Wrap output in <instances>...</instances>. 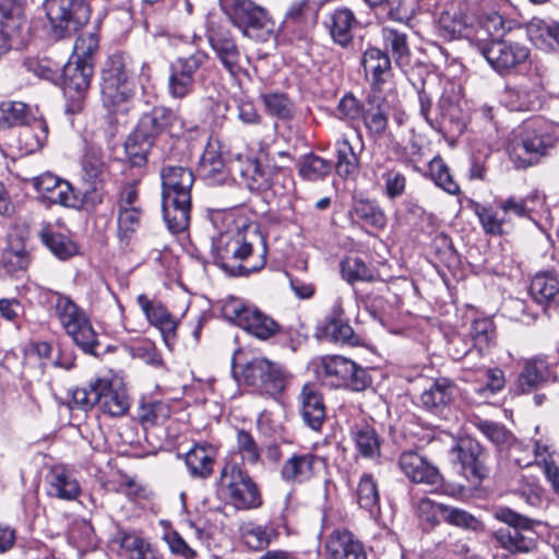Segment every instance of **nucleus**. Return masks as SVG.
I'll list each match as a JSON object with an SVG mask.
<instances>
[{
  "label": "nucleus",
  "instance_id": "1",
  "mask_svg": "<svg viewBox=\"0 0 559 559\" xmlns=\"http://www.w3.org/2000/svg\"><path fill=\"white\" fill-rule=\"evenodd\" d=\"M234 227L213 239L214 263L231 276H247L262 270L266 263L267 247L257 223L247 222L233 215L225 216Z\"/></svg>",
  "mask_w": 559,
  "mask_h": 559
},
{
  "label": "nucleus",
  "instance_id": "2",
  "mask_svg": "<svg viewBox=\"0 0 559 559\" xmlns=\"http://www.w3.org/2000/svg\"><path fill=\"white\" fill-rule=\"evenodd\" d=\"M160 177L162 211L165 223L171 233H181L190 223L193 173L186 167L168 166L162 170Z\"/></svg>",
  "mask_w": 559,
  "mask_h": 559
},
{
  "label": "nucleus",
  "instance_id": "3",
  "mask_svg": "<svg viewBox=\"0 0 559 559\" xmlns=\"http://www.w3.org/2000/svg\"><path fill=\"white\" fill-rule=\"evenodd\" d=\"M557 128L545 120L527 121L520 130L510 153L516 167L532 166L549 154L557 142Z\"/></svg>",
  "mask_w": 559,
  "mask_h": 559
},
{
  "label": "nucleus",
  "instance_id": "4",
  "mask_svg": "<svg viewBox=\"0 0 559 559\" xmlns=\"http://www.w3.org/2000/svg\"><path fill=\"white\" fill-rule=\"evenodd\" d=\"M55 297L53 313L66 334L85 353L94 354L98 334L85 310L67 295L55 293Z\"/></svg>",
  "mask_w": 559,
  "mask_h": 559
},
{
  "label": "nucleus",
  "instance_id": "5",
  "mask_svg": "<svg viewBox=\"0 0 559 559\" xmlns=\"http://www.w3.org/2000/svg\"><path fill=\"white\" fill-rule=\"evenodd\" d=\"M495 518L508 525L493 533V538L499 547L512 554L528 552L534 549L537 534L531 519L510 508H499L495 512Z\"/></svg>",
  "mask_w": 559,
  "mask_h": 559
},
{
  "label": "nucleus",
  "instance_id": "6",
  "mask_svg": "<svg viewBox=\"0 0 559 559\" xmlns=\"http://www.w3.org/2000/svg\"><path fill=\"white\" fill-rule=\"evenodd\" d=\"M221 310L226 320L259 340L266 341L281 331V325L273 318L241 299L227 297L223 300Z\"/></svg>",
  "mask_w": 559,
  "mask_h": 559
},
{
  "label": "nucleus",
  "instance_id": "7",
  "mask_svg": "<svg viewBox=\"0 0 559 559\" xmlns=\"http://www.w3.org/2000/svg\"><path fill=\"white\" fill-rule=\"evenodd\" d=\"M219 4L245 36L264 41L273 33L274 23L267 12L251 0H219Z\"/></svg>",
  "mask_w": 559,
  "mask_h": 559
},
{
  "label": "nucleus",
  "instance_id": "8",
  "mask_svg": "<svg viewBox=\"0 0 559 559\" xmlns=\"http://www.w3.org/2000/svg\"><path fill=\"white\" fill-rule=\"evenodd\" d=\"M231 170L239 175V183L250 191H263L271 188L274 194L285 198L287 203H290L295 191V182L290 176L278 173L271 182L269 174L261 167L257 158H242L240 155L231 165Z\"/></svg>",
  "mask_w": 559,
  "mask_h": 559
},
{
  "label": "nucleus",
  "instance_id": "9",
  "mask_svg": "<svg viewBox=\"0 0 559 559\" xmlns=\"http://www.w3.org/2000/svg\"><path fill=\"white\" fill-rule=\"evenodd\" d=\"M45 10L50 33L56 39L75 33L91 16V9L83 0H47Z\"/></svg>",
  "mask_w": 559,
  "mask_h": 559
},
{
  "label": "nucleus",
  "instance_id": "10",
  "mask_svg": "<svg viewBox=\"0 0 559 559\" xmlns=\"http://www.w3.org/2000/svg\"><path fill=\"white\" fill-rule=\"evenodd\" d=\"M316 372L319 379L332 386H346L357 392L365 390L371 382L366 369L338 355L322 357Z\"/></svg>",
  "mask_w": 559,
  "mask_h": 559
},
{
  "label": "nucleus",
  "instance_id": "11",
  "mask_svg": "<svg viewBox=\"0 0 559 559\" xmlns=\"http://www.w3.org/2000/svg\"><path fill=\"white\" fill-rule=\"evenodd\" d=\"M219 488L237 509H254L262 503L257 485L236 463L229 462L223 467L219 477Z\"/></svg>",
  "mask_w": 559,
  "mask_h": 559
},
{
  "label": "nucleus",
  "instance_id": "12",
  "mask_svg": "<svg viewBox=\"0 0 559 559\" xmlns=\"http://www.w3.org/2000/svg\"><path fill=\"white\" fill-rule=\"evenodd\" d=\"M108 175L103 150L94 145L87 146L81 159L82 191L86 204L97 205L104 201Z\"/></svg>",
  "mask_w": 559,
  "mask_h": 559
},
{
  "label": "nucleus",
  "instance_id": "13",
  "mask_svg": "<svg viewBox=\"0 0 559 559\" xmlns=\"http://www.w3.org/2000/svg\"><path fill=\"white\" fill-rule=\"evenodd\" d=\"M241 380L260 394L276 395L285 388V377L281 367L261 357H255L245 365Z\"/></svg>",
  "mask_w": 559,
  "mask_h": 559
},
{
  "label": "nucleus",
  "instance_id": "14",
  "mask_svg": "<svg viewBox=\"0 0 559 559\" xmlns=\"http://www.w3.org/2000/svg\"><path fill=\"white\" fill-rule=\"evenodd\" d=\"M102 100L107 108H115L131 95L128 71L122 56H110L103 69Z\"/></svg>",
  "mask_w": 559,
  "mask_h": 559
},
{
  "label": "nucleus",
  "instance_id": "15",
  "mask_svg": "<svg viewBox=\"0 0 559 559\" xmlns=\"http://www.w3.org/2000/svg\"><path fill=\"white\" fill-rule=\"evenodd\" d=\"M480 51L490 67L500 74L508 73L528 57V49L525 46L498 39L484 45Z\"/></svg>",
  "mask_w": 559,
  "mask_h": 559
},
{
  "label": "nucleus",
  "instance_id": "16",
  "mask_svg": "<svg viewBox=\"0 0 559 559\" xmlns=\"http://www.w3.org/2000/svg\"><path fill=\"white\" fill-rule=\"evenodd\" d=\"M38 193V197L52 204L76 207L79 199L72 185L51 174L45 173L27 180Z\"/></svg>",
  "mask_w": 559,
  "mask_h": 559
},
{
  "label": "nucleus",
  "instance_id": "17",
  "mask_svg": "<svg viewBox=\"0 0 559 559\" xmlns=\"http://www.w3.org/2000/svg\"><path fill=\"white\" fill-rule=\"evenodd\" d=\"M94 73L93 61L84 59H70L63 68V83L66 96L74 103V110H79L81 102L90 87Z\"/></svg>",
  "mask_w": 559,
  "mask_h": 559
},
{
  "label": "nucleus",
  "instance_id": "18",
  "mask_svg": "<svg viewBox=\"0 0 559 559\" xmlns=\"http://www.w3.org/2000/svg\"><path fill=\"white\" fill-rule=\"evenodd\" d=\"M323 463L322 457L309 451L293 453L281 466V479L293 486L306 484L316 477Z\"/></svg>",
  "mask_w": 559,
  "mask_h": 559
},
{
  "label": "nucleus",
  "instance_id": "19",
  "mask_svg": "<svg viewBox=\"0 0 559 559\" xmlns=\"http://www.w3.org/2000/svg\"><path fill=\"white\" fill-rule=\"evenodd\" d=\"M399 465L409 480L431 487L430 491H437L443 486L439 469L415 451L403 452Z\"/></svg>",
  "mask_w": 559,
  "mask_h": 559
},
{
  "label": "nucleus",
  "instance_id": "20",
  "mask_svg": "<svg viewBox=\"0 0 559 559\" xmlns=\"http://www.w3.org/2000/svg\"><path fill=\"white\" fill-rule=\"evenodd\" d=\"M454 460L460 465V473L469 481L479 483L487 476L484 448L473 439L462 440L452 450Z\"/></svg>",
  "mask_w": 559,
  "mask_h": 559
},
{
  "label": "nucleus",
  "instance_id": "21",
  "mask_svg": "<svg viewBox=\"0 0 559 559\" xmlns=\"http://www.w3.org/2000/svg\"><path fill=\"white\" fill-rule=\"evenodd\" d=\"M207 37L211 48L225 70L231 75H237L242 69L241 53L230 32L227 29L211 28Z\"/></svg>",
  "mask_w": 559,
  "mask_h": 559
},
{
  "label": "nucleus",
  "instance_id": "22",
  "mask_svg": "<svg viewBox=\"0 0 559 559\" xmlns=\"http://www.w3.org/2000/svg\"><path fill=\"white\" fill-rule=\"evenodd\" d=\"M100 409L112 417L124 415L130 407L129 397L121 380L117 378L98 379Z\"/></svg>",
  "mask_w": 559,
  "mask_h": 559
},
{
  "label": "nucleus",
  "instance_id": "23",
  "mask_svg": "<svg viewBox=\"0 0 559 559\" xmlns=\"http://www.w3.org/2000/svg\"><path fill=\"white\" fill-rule=\"evenodd\" d=\"M456 388L449 378L435 379L419 395V405L435 415H442L455 397Z\"/></svg>",
  "mask_w": 559,
  "mask_h": 559
},
{
  "label": "nucleus",
  "instance_id": "24",
  "mask_svg": "<svg viewBox=\"0 0 559 559\" xmlns=\"http://www.w3.org/2000/svg\"><path fill=\"white\" fill-rule=\"evenodd\" d=\"M179 123L176 114L166 107H154L150 112L144 114L136 126L138 136H145L146 140L155 139L164 133H174L176 124Z\"/></svg>",
  "mask_w": 559,
  "mask_h": 559
},
{
  "label": "nucleus",
  "instance_id": "25",
  "mask_svg": "<svg viewBox=\"0 0 559 559\" xmlns=\"http://www.w3.org/2000/svg\"><path fill=\"white\" fill-rule=\"evenodd\" d=\"M328 559H367L362 544L347 530H335L326 539Z\"/></svg>",
  "mask_w": 559,
  "mask_h": 559
},
{
  "label": "nucleus",
  "instance_id": "26",
  "mask_svg": "<svg viewBox=\"0 0 559 559\" xmlns=\"http://www.w3.org/2000/svg\"><path fill=\"white\" fill-rule=\"evenodd\" d=\"M361 64L367 80L374 90H381L392 76L390 58L379 48H368L362 55Z\"/></svg>",
  "mask_w": 559,
  "mask_h": 559
},
{
  "label": "nucleus",
  "instance_id": "27",
  "mask_svg": "<svg viewBox=\"0 0 559 559\" xmlns=\"http://www.w3.org/2000/svg\"><path fill=\"white\" fill-rule=\"evenodd\" d=\"M217 449L207 442L195 443L185 455L190 476L205 479L212 475Z\"/></svg>",
  "mask_w": 559,
  "mask_h": 559
},
{
  "label": "nucleus",
  "instance_id": "28",
  "mask_svg": "<svg viewBox=\"0 0 559 559\" xmlns=\"http://www.w3.org/2000/svg\"><path fill=\"white\" fill-rule=\"evenodd\" d=\"M299 400L305 423L312 430H320L325 419V406L317 386L311 383L305 384Z\"/></svg>",
  "mask_w": 559,
  "mask_h": 559
},
{
  "label": "nucleus",
  "instance_id": "29",
  "mask_svg": "<svg viewBox=\"0 0 559 559\" xmlns=\"http://www.w3.org/2000/svg\"><path fill=\"white\" fill-rule=\"evenodd\" d=\"M318 336L334 343H352L354 330L344 318L341 307H334L325 317L318 328Z\"/></svg>",
  "mask_w": 559,
  "mask_h": 559
},
{
  "label": "nucleus",
  "instance_id": "30",
  "mask_svg": "<svg viewBox=\"0 0 559 559\" xmlns=\"http://www.w3.org/2000/svg\"><path fill=\"white\" fill-rule=\"evenodd\" d=\"M48 495L61 500H74L80 495V485L64 466H53L47 477Z\"/></svg>",
  "mask_w": 559,
  "mask_h": 559
},
{
  "label": "nucleus",
  "instance_id": "31",
  "mask_svg": "<svg viewBox=\"0 0 559 559\" xmlns=\"http://www.w3.org/2000/svg\"><path fill=\"white\" fill-rule=\"evenodd\" d=\"M528 294L536 304L543 307L555 304L559 296L557 274L550 271L536 273L531 280Z\"/></svg>",
  "mask_w": 559,
  "mask_h": 559
},
{
  "label": "nucleus",
  "instance_id": "32",
  "mask_svg": "<svg viewBox=\"0 0 559 559\" xmlns=\"http://www.w3.org/2000/svg\"><path fill=\"white\" fill-rule=\"evenodd\" d=\"M548 445L543 444L540 441L533 443H525L524 441L516 440L515 438L507 447L508 460L520 468L537 465L539 454L548 450Z\"/></svg>",
  "mask_w": 559,
  "mask_h": 559
},
{
  "label": "nucleus",
  "instance_id": "33",
  "mask_svg": "<svg viewBox=\"0 0 559 559\" xmlns=\"http://www.w3.org/2000/svg\"><path fill=\"white\" fill-rule=\"evenodd\" d=\"M136 301L148 322L156 326L163 335H169L175 332L177 324L169 311L160 302L151 300L144 294L139 295Z\"/></svg>",
  "mask_w": 559,
  "mask_h": 559
},
{
  "label": "nucleus",
  "instance_id": "34",
  "mask_svg": "<svg viewBox=\"0 0 559 559\" xmlns=\"http://www.w3.org/2000/svg\"><path fill=\"white\" fill-rule=\"evenodd\" d=\"M352 439L360 456L376 460L380 456L381 440L376 429L368 425H355L352 428Z\"/></svg>",
  "mask_w": 559,
  "mask_h": 559
},
{
  "label": "nucleus",
  "instance_id": "35",
  "mask_svg": "<svg viewBox=\"0 0 559 559\" xmlns=\"http://www.w3.org/2000/svg\"><path fill=\"white\" fill-rule=\"evenodd\" d=\"M550 377L549 362L544 357H534L525 361L519 376V385L523 392H531Z\"/></svg>",
  "mask_w": 559,
  "mask_h": 559
},
{
  "label": "nucleus",
  "instance_id": "36",
  "mask_svg": "<svg viewBox=\"0 0 559 559\" xmlns=\"http://www.w3.org/2000/svg\"><path fill=\"white\" fill-rule=\"evenodd\" d=\"M199 170L210 185L223 183L228 175L221 153L212 145L205 148L200 160Z\"/></svg>",
  "mask_w": 559,
  "mask_h": 559
},
{
  "label": "nucleus",
  "instance_id": "37",
  "mask_svg": "<svg viewBox=\"0 0 559 559\" xmlns=\"http://www.w3.org/2000/svg\"><path fill=\"white\" fill-rule=\"evenodd\" d=\"M381 36L383 46L386 51L391 52L395 64L400 68L407 67L409 64L411 50L406 34L391 27H383Z\"/></svg>",
  "mask_w": 559,
  "mask_h": 559
},
{
  "label": "nucleus",
  "instance_id": "38",
  "mask_svg": "<svg viewBox=\"0 0 559 559\" xmlns=\"http://www.w3.org/2000/svg\"><path fill=\"white\" fill-rule=\"evenodd\" d=\"M330 33L334 41L346 47L353 39V28L357 24L352 10L342 8L334 11L331 16Z\"/></svg>",
  "mask_w": 559,
  "mask_h": 559
},
{
  "label": "nucleus",
  "instance_id": "39",
  "mask_svg": "<svg viewBox=\"0 0 559 559\" xmlns=\"http://www.w3.org/2000/svg\"><path fill=\"white\" fill-rule=\"evenodd\" d=\"M243 544L252 550H262L276 538L272 526L259 525L253 522L242 523L239 528Z\"/></svg>",
  "mask_w": 559,
  "mask_h": 559
},
{
  "label": "nucleus",
  "instance_id": "40",
  "mask_svg": "<svg viewBox=\"0 0 559 559\" xmlns=\"http://www.w3.org/2000/svg\"><path fill=\"white\" fill-rule=\"evenodd\" d=\"M39 236L43 243L60 260H67L78 253L76 243L61 233L47 227L41 229Z\"/></svg>",
  "mask_w": 559,
  "mask_h": 559
},
{
  "label": "nucleus",
  "instance_id": "41",
  "mask_svg": "<svg viewBox=\"0 0 559 559\" xmlns=\"http://www.w3.org/2000/svg\"><path fill=\"white\" fill-rule=\"evenodd\" d=\"M22 129L19 133L20 148L25 154L34 153L40 150L46 140L48 128L45 121L35 120L32 126H21Z\"/></svg>",
  "mask_w": 559,
  "mask_h": 559
},
{
  "label": "nucleus",
  "instance_id": "42",
  "mask_svg": "<svg viewBox=\"0 0 559 559\" xmlns=\"http://www.w3.org/2000/svg\"><path fill=\"white\" fill-rule=\"evenodd\" d=\"M469 337L473 346L484 355L496 342V326L488 318L475 319L469 328Z\"/></svg>",
  "mask_w": 559,
  "mask_h": 559
},
{
  "label": "nucleus",
  "instance_id": "43",
  "mask_svg": "<svg viewBox=\"0 0 559 559\" xmlns=\"http://www.w3.org/2000/svg\"><path fill=\"white\" fill-rule=\"evenodd\" d=\"M342 277L349 284L356 282H372L378 278L376 270L369 267L359 258H346L341 262Z\"/></svg>",
  "mask_w": 559,
  "mask_h": 559
},
{
  "label": "nucleus",
  "instance_id": "44",
  "mask_svg": "<svg viewBox=\"0 0 559 559\" xmlns=\"http://www.w3.org/2000/svg\"><path fill=\"white\" fill-rule=\"evenodd\" d=\"M337 163L336 171L341 177H348L358 171L359 157L347 139L336 142Z\"/></svg>",
  "mask_w": 559,
  "mask_h": 559
},
{
  "label": "nucleus",
  "instance_id": "45",
  "mask_svg": "<svg viewBox=\"0 0 559 559\" xmlns=\"http://www.w3.org/2000/svg\"><path fill=\"white\" fill-rule=\"evenodd\" d=\"M0 260L8 272L25 270L29 263L25 245L21 240L11 241L4 248Z\"/></svg>",
  "mask_w": 559,
  "mask_h": 559
},
{
  "label": "nucleus",
  "instance_id": "46",
  "mask_svg": "<svg viewBox=\"0 0 559 559\" xmlns=\"http://www.w3.org/2000/svg\"><path fill=\"white\" fill-rule=\"evenodd\" d=\"M332 167V162L320 156L309 154L302 158L298 173L305 180L317 181L329 175Z\"/></svg>",
  "mask_w": 559,
  "mask_h": 559
},
{
  "label": "nucleus",
  "instance_id": "47",
  "mask_svg": "<svg viewBox=\"0 0 559 559\" xmlns=\"http://www.w3.org/2000/svg\"><path fill=\"white\" fill-rule=\"evenodd\" d=\"M502 102L510 110L534 109L537 99L533 93L523 87H506L502 93Z\"/></svg>",
  "mask_w": 559,
  "mask_h": 559
},
{
  "label": "nucleus",
  "instance_id": "48",
  "mask_svg": "<svg viewBox=\"0 0 559 559\" xmlns=\"http://www.w3.org/2000/svg\"><path fill=\"white\" fill-rule=\"evenodd\" d=\"M142 210L129 209L119 210L118 213V238L120 242L128 245L133 235L141 226Z\"/></svg>",
  "mask_w": 559,
  "mask_h": 559
},
{
  "label": "nucleus",
  "instance_id": "49",
  "mask_svg": "<svg viewBox=\"0 0 559 559\" xmlns=\"http://www.w3.org/2000/svg\"><path fill=\"white\" fill-rule=\"evenodd\" d=\"M152 140H146L145 136H138L134 132L128 136L124 143L126 154L133 166L141 167L147 160V154L153 146Z\"/></svg>",
  "mask_w": 559,
  "mask_h": 559
},
{
  "label": "nucleus",
  "instance_id": "50",
  "mask_svg": "<svg viewBox=\"0 0 559 559\" xmlns=\"http://www.w3.org/2000/svg\"><path fill=\"white\" fill-rule=\"evenodd\" d=\"M357 502L360 508L373 512L379 506V491L373 477L370 474H364L356 490Z\"/></svg>",
  "mask_w": 559,
  "mask_h": 559
},
{
  "label": "nucleus",
  "instance_id": "51",
  "mask_svg": "<svg viewBox=\"0 0 559 559\" xmlns=\"http://www.w3.org/2000/svg\"><path fill=\"white\" fill-rule=\"evenodd\" d=\"M476 214L487 234H503L504 226L510 222L509 215L502 214L501 205L497 210L485 206L477 207Z\"/></svg>",
  "mask_w": 559,
  "mask_h": 559
},
{
  "label": "nucleus",
  "instance_id": "52",
  "mask_svg": "<svg viewBox=\"0 0 559 559\" xmlns=\"http://www.w3.org/2000/svg\"><path fill=\"white\" fill-rule=\"evenodd\" d=\"M26 110V105L21 102L0 104V131L23 126L27 120Z\"/></svg>",
  "mask_w": 559,
  "mask_h": 559
},
{
  "label": "nucleus",
  "instance_id": "53",
  "mask_svg": "<svg viewBox=\"0 0 559 559\" xmlns=\"http://www.w3.org/2000/svg\"><path fill=\"white\" fill-rule=\"evenodd\" d=\"M237 450L243 463L257 465L261 461V449L247 430L237 431Z\"/></svg>",
  "mask_w": 559,
  "mask_h": 559
},
{
  "label": "nucleus",
  "instance_id": "54",
  "mask_svg": "<svg viewBox=\"0 0 559 559\" xmlns=\"http://www.w3.org/2000/svg\"><path fill=\"white\" fill-rule=\"evenodd\" d=\"M264 107L271 116L282 120L293 117L294 106L289 98L282 93H270L262 96Z\"/></svg>",
  "mask_w": 559,
  "mask_h": 559
},
{
  "label": "nucleus",
  "instance_id": "55",
  "mask_svg": "<svg viewBox=\"0 0 559 559\" xmlns=\"http://www.w3.org/2000/svg\"><path fill=\"white\" fill-rule=\"evenodd\" d=\"M170 415L168 404L162 401L143 403L139 411V417L143 425L163 424Z\"/></svg>",
  "mask_w": 559,
  "mask_h": 559
},
{
  "label": "nucleus",
  "instance_id": "56",
  "mask_svg": "<svg viewBox=\"0 0 559 559\" xmlns=\"http://www.w3.org/2000/svg\"><path fill=\"white\" fill-rule=\"evenodd\" d=\"M479 431L492 442L500 451L506 450L514 438L503 426L488 420H480L477 424Z\"/></svg>",
  "mask_w": 559,
  "mask_h": 559
},
{
  "label": "nucleus",
  "instance_id": "57",
  "mask_svg": "<svg viewBox=\"0 0 559 559\" xmlns=\"http://www.w3.org/2000/svg\"><path fill=\"white\" fill-rule=\"evenodd\" d=\"M206 60L207 55L204 51H195L189 57L178 58L171 64L170 70L185 78L195 80L198 70L205 63Z\"/></svg>",
  "mask_w": 559,
  "mask_h": 559
},
{
  "label": "nucleus",
  "instance_id": "58",
  "mask_svg": "<svg viewBox=\"0 0 559 559\" xmlns=\"http://www.w3.org/2000/svg\"><path fill=\"white\" fill-rule=\"evenodd\" d=\"M99 44L98 34L96 32L82 33L74 43V51L72 59H84L93 61V55L97 51Z\"/></svg>",
  "mask_w": 559,
  "mask_h": 559
},
{
  "label": "nucleus",
  "instance_id": "59",
  "mask_svg": "<svg viewBox=\"0 0 559 559\" xmlns=\"http://www.w3.org/2000/svg\"><path fill=\"white\" fill-rule=\"evenodd\" d=\"M537 467L544 474L547 483L550 485L552 491L559 496V464L556 461L554 452L549 449L539 454Z\"/></svg>",
  "mask_w": 559,
  "mask_h": 559
},
{
  "label": "nucleus",
  "instance_id": "60",
  "mask_svg": "<svg viewBox=\"0 0 559 559\" xmlns=\"http://www.w3.org/2000/svg\"><path fill=\"white\" fill-rule=\"evenodd\" d=\"M355 215L376 228H382L385 225L386 218L381 209L368 201H359L354 206Z\"/></svg>",
  "mask_w": 559,
  "mask_h": 559
},
{
  "label": "nucleus",
  "instance_id": "61",
  "mask_svg": "<svg viewBox=\"0 0 559 559\" xmlns=\"http://www.w3.org/2000/svg\"><path fill=\"white\" fill-rule=\"evenodd\" d=\"M512 28V21H506L502 15L497 12L487 14L481 21L477 35L486 33L492 38L502 37Z\"/></svg>",
  "mask_w": 559,
  "mask_h": 559
},
{
  "label": "nucleus",
  "instance_id": "62",
  "mask_svg": "<svg viewBox=\"0 0 559 559\" xmlns=\"http://www.w3.org/2000/svg\"><path fill=\"white\" fill-rule=\"evenodd\" d=\"M431 177L435 182L450 194H456L460 191L459 185L453 180L448 166L442 159H433L430 164Z\"/></svg>",
  "mask_w": 559,
  "mask_h": 559
},
{
  "label": "nucleus",
  "instance_id": "63",
  "mask_svg": "<svg viewBox=\"0 0 559 559\" xmlns=\"http://www.w3.org/2000/svg\"><path fill=\"white\" fill-rule=\"evenodd\" d=\"M361 117L370 135L374 140L381 141L388 129L386 115L380 108H372L362 114Z\"/></svg>",
  "mask_w": 559,
  "mask_h": 559
},
{
  "label": "nucleus",
  "instance_id": "64",
  "mask_svg": "<svg viewBox=\"0 0 559 559\" xmlns=\"http://www.w3.org/2000/svg\"><path fill=\"white\" fill-rule=\"evenodd\" d=\"M98 379L92 381L88 385L76 388L72 392V404L75 407L87 411L99 401Z\"/></svg>",
  "mask_w": 559,
  "mask_h": 559
}]
</instances>
